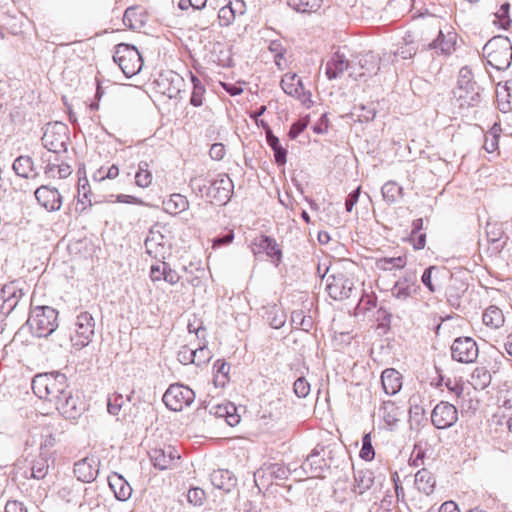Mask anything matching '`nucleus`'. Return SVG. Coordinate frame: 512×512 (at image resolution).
Returning a JSON list of instances; mask_svg holds the SVG:
<instances>
[{"mask_svg": "<svg viewBox=\"0 0 512 512\" xmlns=\"http://www.w3.org/2000/svg\"><path fill=\"white\" fill-rule=\"evenodd\" d=\"M374 480V473L371 470H354V483L351 489L354 493L362 495L373 486Z\"/></svg>", "mask_w": 512, "mask_h": 512, "instance_id": "obj_28", "label": "nucleus"}, {"mask_svg": "<svg viewBox=\"0 0 512 512\" xmlns=\"http://www.w3.org/2000/svg\"><path fill=\"white\" fill-rule=\"evenodd\" d=\"M268 320L272 328L279 329L286 322V315L283 311L273 308L268 312Z\"/></svg>", "mask_w": 512, "mask_h": 512, "instance_id": "obj_56", "label": "nucleus"}, {"mask_svg": "<svg viewBox=\"0 0 512 512\" xmlns=\"http://www.w3.org/2000/svg\"><path fill=\"white\" fill-rule=\"evenodd\" d=\"M455 44L456 33L444 34L442 30H439L437 38L429 44V48L440 51L441 54L450 55L455 50Z\"/></svg>", "mask_w": 512, "mask_h": 512, "instance_id": "obj_29", "label": "nucleus"}, {"mask_svg": "<svg viewBox=\"0 0 512 512\" xmlns=\"http://www.w3.org/2000/svg\"><path fill=\"white\" fill-rule=\"evenodd\" d=\"M56 409L67 419H76L85 410V403L78 397L72 395L71 391L65 390L62 396L54 405H49L46 412Z\"/></svg>", "mask_w": 512, "mask_h": 512, "instance_id": "obj_11", "label": "nucleus"}, {"mask_svg": "<svg viewBox=\"0 0 512 512\" xmlns=\"http://www.w3.org/2000/svg\"><path fill=\"white\" fill-rule=\"evenodd\" d=\"M37 463H34V479L44 478L49 468L50 456H40Z\"/></svg>", "mask_w": 512, "mask_h": 512, "instance_id": "obj_59", "label": "nucleus"}, {"mask_svg": "<svg viewBox=\"0 0 512 512\" xmlns=\"http://www.w3.org/2000/svg\"><path fill=\"white\" fill-rule=\"evenodd\" d=\"M25 445L23 454L14 463V473L16 478L30 480L32 478V453L28 451V440Z\"/></svg>", "mask_w": 512, "mask_h": 512, "instance_id": "obj_30", "label": "nucleus"}, {"mask_svg": "<svg viewBox=\"0 0 512 512\" xmlns=\"http://www.w3.org/2000/svg\"><path fill=\"white\" fill-rule=\"evenodd\" d=\"M212 485L224 492H230L237 483V479L232 472L226 469L214 470L210 475Z\"/></svg>", "mask_w": 512, "mask_h": 512, "instance_id": "obj_26", "label": "nucleus"}, {"mask_svg": "<svg viewBox=\"0 0 512 512\" xmlns=\"http://www.w3.org/2000/svg\"><path fill=\"white\" fill-rule=\"evenodd\" d=\"M236 18V15L233 12V8L228 5V3L224 4L219 12H218V20L221 27H227L231 25Z\"/></svg>", "mask_w": 512, "mask_h": 512, "instance_id": "obj_52", "label": "nucleus"}, {"mask_svg": "<svg viewBox=\"0 0 512 512\" xmlns=\"http://www.w3.org/2000/svg\"><path fill=\"white\" fill-rule=\"evenodd\" d=\"M34 197L47 212L57 211L62 206V197L56 188L41 186L34 191Z\"/></svg>", "mask_w": 512, "mask_h": 512, "instance_id": "obj_16", "label": "nucleus"}, {"mask_svg": "<svg viewBox=\"0 0 512 512\" xmlns=\"http://www.w3.org/2000/svg\"><path fill=\"white\" fill-rule=\"evenodd\" d=\"M149 277L153 283L165 281L170 285L177 284L181 278L178 272L172 269L164 259H160L151 265Z\"/></svg>", "mask_w": 512, "mask_h": 512, "instance_id": "obj_19", "label": "nucleus"}, {"mask_svg": "<svg viewBox=\"0 0 512 512\" xmlns=\"http://www.w3.org/2000/svg\"><path fill=\"white\" fill-rule=\"evenodd\" d=\"M381 384L387 395H395L402 388V375L394 368H387L381 374Z\"/></svg>", "mask_w": 512, "mask_h": 512, "instance_id": "obj_25", "label": "nucleus"}, {"mask_svg": "<svg viewBox=\"0 0 512 512\" xmlns=\"http://www.w3.org/2000/svg\"><path fill=\"white\" fill-rule=\"evenodd\" d=\"M177 359L183 365L194 364L193 348L182 346L177 353Z\"/></svg>", "mask_w": 512, "mask_h": 512, "instance_id": "obj_64", "label": "nucleus"}, {"mask_svg": "<svg viewBox=\"0 0 512 512\" xmlns=\"http://www.w3.org/2000/svg\"><path fill=\"white\" fill-rule=\"evenodd\" d=\"M321 452H324V448L319 451L316 447L301 465L302 470L310 478H323L324 472L329 468V463Z\"/></svg>", "mask_w": 512, "mask_h": 512, "instance_id": "obj_14", "label": "nucleus"}, {"mask_svg": "<svg viewBox=\"0 0 512 512\" xmlns=\"http://www.w3.org/2000/svg\"><path fill=\"white\" fill-rule=\"evenodd\" d=\"M290 474V471L287 467L279 463H272L269 465H265L264 467L258 469L255 474V482L258 484L260 482L264 485V480H284L287 479Z\"/></svg>", "mask_w": 512, "mask_h": 512, "instance_id": "obj_22", "label": "nucleus"}, {"mask_svg": "<svg viewBox=\"0 0 512 512\" xmlns=\"http://www.w3.org/2000/svg\"><path fill=\"white\" fill-rule=\"evenodd\" d=\"M48 381L49 373H41L34 376V395L40 400L47 398L46 383H48Z\"/></svg>", "mask_w": 512, "mask_h": 512, "instance_id": "obj_50", "label": "nucleus"}, {"mask_svg": "<svg viewBox=\"0 0 512 512\" xmlns=\"http://www.w3.org/2000/svg\"><path fill=\"white\" fill-rule=\"evenodd\" d=\"M58 313L49 306H37L34 308V325L36 327L35 336L38 338H47L57 328Z\"/></svg>", "mask_w": 512, "mask_h": 512, "instance_id": "obj_9", "label": "nucleus"}, {"mask_svg": "<svg viewBox=\"0 0 512 512\" xmlns=\"http://www.w3.org/2000/svg\"><path fill=\"white\" fill-rule=\"evenodd\" d=\"M1 294L3 298L2 310H6V313H9L14 309L18 302L15 286L12 283L5 285L2 288Z\"/></svg>", "mask_w": 512, "mask_h": 512, "instance_id": "obj_43", "label": "nucleus"}, {"mask_svg": "<svg viewBox=\"0 0 512 512\" xmlns=\"http://www.w3.org/2000/svg\"><path fill=\"white\" fill-rule=\"evenodd\" d=\"M266 140L274 152L275 162L279 166L284 165L287 161V150L281 146L279 138L273 134L271 129H268Z\"/></svg>", "mask_w": 512, "mask_h": 512, "instance_id": "obj_39", "label": "nucleus"}, {"mask_svg": "<svg viewBox=\"0 0 512 512\" xmlns=\"http://www.w3.org/2000/svg\"><path fill=\"white\" fill-rule=\"evenodd\" d=\"M163 206L167 213L171 215H177L189 208V201L186 196L174 193L168 200L163 202Z\"/></svg>", "mask_w": 512, "mask_h": 512, "instance_id": "obj_35", "label": "nucleus"}, {"mask_svg": "<svg viewBox=\"0 0 512 512\" xmlns=\"http://www.w3.org/2000/svg\"><path fill=\"white\" fill-rule=\"evenodd\" d=\"M113 60L128 78L139 73L143 65L142 57L136 47L124 43L116 46Z\"/></svg>", "mask_w": 512, "mask_h": 512, "instance_id": "obj_5", "label": "nucleus"}, {"mask_svg": "<svg viewBox=\"0 0 512 512\" xmlns=\"http://www.w3.org/2000/svg\"><path fill=\"white\" fill-rule=\"evenodd\" d=\"M42 145L48 152L57 155L66 151L69 140L68 127L62 122L48 123L42 135ZM57 160V156H55Z\"/></svg>", "mask_w": 512, "mask_h": 512, "instance_id": "obj_6", "label": "nucleus"}, {"mask_svg": "<svg viewBox=\"0 0 512 512\" xmlns=\"http://www.w3.org/2000/svg\"><path fill=\"white\" fill-rule=\"evenodd\" d=\"M183 78L174 72H169L167 75H161L158 85L163 88L162 93L169 98H175L181 91V84Z\"/></svg>", "mask_w": 512, "mask_h": 512, "instance_id": "obj_27", "label": "nucleus"}, {"mask_svg": "<svg viewBox=\"0 0 512 512\" xmlns=\"http://www.w3.org/2000/svg\"><path fill=\"white\" fill-rule=\"evenodd\" d=\"M191 81L193 84V91L190 97V104L195 107H199L203 104V98L206 90L201 80L193 74H191Z\"/></svg>", "mask_w": 512, "mask_h": 512, "instance_id": "obj_48", "label": "nucleus"}, {"mask_svg": "<svg viewBox=\"0 0 512 512\" xmlns=\"http://www.w3.org/2000/svg\"><path fill=\"white\" fill-rule=\"evenodd\" d=\"M322 4V0H288V5L301 13L316 12Z\"/></svg>", "mask_w": 512, "mask_h": 512, "instance_id": "obj_42", "label": "nucleus"}, {"mask_svg": "<svg viewBox=\"0 0 512 512\" xmlns=\"http://www.w3.org/2000/svg\"><path fill=\"white\" fill-rule=\"evenodd\" d=\"M144 245L147 254L157 260L165 259L170 254L168 239L159 230L154 228L149 230Z\"/></svg>", "mask_w": 512, "mask_h": 512, "instance_id": "obj_13", "label": "nucleus"}, {"mask_svg": "<svg viewBox=\"0 0 512 512\" xmlns=\"http://www.w3.org/2000/svg\"><path fill=\"white\" fill-rule=\"evenodd\" d=\"M326 291L334 300H344L356 295L355 278L351 273L338 271L326 277Z\"/></svg>", "mask_w": 512, "mask_h": 512, "instance_id": "obj_4", "label": "nucleus"}, {"mask_svg": "<svg viewBox=\"0 0 512 512\" xmlns=\"http://www.w3.org/2000/svg\"><path fill=\"white\" fill-rule=\"evenodd\" d=\"M358 65L359 71L354 64V70L349 72V76L355 80L376 74L379 70V59L373 53H368L359 60Z\"/></svg>", "mask_w": 512, "mask_h": 512, "instance_id": "obj_23", "label": "nucleus"}, {"mask_svg": "<svg viewBox=\"0 0 512 512\" xmlns=\"http://www.w3.org/2000/svg\"><path fill=\"white\" fill-rule=\"evenodd\" d=\"M12 169L17 177L28 180L32 172V158L28 155L18 156L13 162Z\"/></svg>", "mask_w": 512, "mask_h": 512, "instance_id": "obj_38", "label": "nucleus"}, {"mask_svg": "<svg viewBox=\"0 0 512 512\" xmlns=\"http://www.w3.org/2000/svg\"><path fill=\"white\" fill-rule=\"evenodd\" d=\"M123 404H124V399L121 394H113V395L109 396L108 401H107L108 412L111 415H118Z\"/></svg>", "mask_w": 512, "mask_h": 512, "instance_id": "obj_60", "label": "nucleus"}, {"mask_svg": "<svg viewBox=\"0 0 512 512\" xmlns=\"http://www.w3.org/2000/svg\"><path fill=\"white\" fill-rule=\"evenodd\" d=\"M491 373L490 371L484 367H476L471 375V384L477 390H484L491 383Z\"/></svg>", "mask_w": 512, "mask_h": 512, "instance_id": "obj_40", "label": "nucleus"}, {"mask_svg": "<svg viewBox=\"0 0 512 512\" xmlns=\"http://www.w3.org/2000/svg\"><path fill=\"white\" fill-rule=\"evenodd\" d=\"M150 459L153 465L160 469L173 468L180 459L179 452L173 446L155 448L150 452Z\"/></svg>", "mask_w": 512, "mask_h": 512, "instance_id": "obj_18", "label": "nucleus"}, {"mask_svg": "<svg viewBox=\"0 0 512 512\" xmlns=\"http://www.w3.org/2000/svg\"><path fill=\"white\" fill-rule=\"evenodd\" d=\"M64 380L65 377L63 375L49 373V381L46 383L47 398H43V400L47 401L50 405H52L53 401L56 403L66 390Z\"/></svg>", "mask_w": 512, "mask_h": 512, "instance_id": "obj_31", "label": "nucleus"}, {"mask_svg": "<svg viewBox=\"0 0 512 512\" xmlns=\"http://www.w3.org/2000/svg\"><path fill=\"white\" fill-rule=\"evenodd\" d=\"M466 290L467 284L465 282L457 278H451V282L446 291L448 301L452 305L458 304L459 299L466 292Z\"/></svg>", "mask_w": 512, "mask_h": 512, "instance_id": "obj_41", "label": "nucleus"}, {"mask_svg": "<svg viewBox=\"0 0 512 512\" xmlns=\"http://www.w3.org/2000/svg\"><path fill=\"white\" fill-rule=\"evenodd\" d=\"M482 322L490 329H499L505 323V316L499 307L491 305L484 310Z\"/></svg>", "mask_w": 512, "mask_h": 512, "instance_id": "obj_33", "label": "nucleus"}, {"mask_svg": "<svg viewBox=\"0 0 512 512\" xmlns=\"http://www.w3.org/2000/svg\"><path fill=\"white\" fill-rule=\"evenodd\" d=\"M162 400L169 410L179 412L194 402L195 392L183 384H172L164 393Z\"/></svg>", "mask_w": 512, "mask_h": 512, "instance_id": "obj_7", "label": "nucleus"}, {"mask_svg": "<svg viewBox=\"0 0 512 512\" xmlns=\"http://www.w3.org/2000/svg\"><path fill=\"white\" fill-rule=\"evenodd\" d=\"M34 428L41 429L40 456H52L51 448L56 443V436L62 433L59 415L40 412L34 419Z\"/></svg>", "mask_w": 512, "mask_h": 512, "instance_id": "obj_2", "label": "nucleus"}, {"mask_svg": "<svg viewBox=\"0 0 512 512\" xmlns=\"http://www.w3.org/2000/svg\"><path fill=\"white\" fill-rule=\"evenodd\" d=\"M359 456L365 461H371L374 459L375 451L372 446V440L370 433H367L362 438V448Z\"/></svg>", "mask_w": 512, "mask_h": 512, "instance_id": "obj_53", "label": "nucleus"}, {"mask_svg": "<svg viewBox=\"0 0 512 512\" xmlns=\"http://www.w3.org/2000/svg\"><path fill=\"white\" fill-rule=\"evenodd\" d=\"M509 9H510V4L504 3L500 6L499 10L495 13L496 18L498 19L499 24L503 29H507L511 24V19L509 17Z\"/></svg>", "mask_w": 512, "mask_h": 512, "instance_id": "obj_61", "label": "nucleus"}, {"mask_svg": "<svg viewBox=\"0 0 512 512\" xmlns=\"http://www.w3.org/2000/svg\"><path fill=\"white\" fill-rule=\"evenodd\" d=\"M268 50L273 54L274 56V62L278 66L279 69H283V61L284 55L286 53V49L284 48L281 40H272L269 42Z\"/></svg>", "mask_w": 512, "mask_h": 512, "instance_id": "obj_49", "label": "nucleus"}, {"mask_svg": "<svg viewBox=\"0 0 512 512\" xmlns=\"http://www.w3.org/2000/svg\"><path fill=\"white\" fill-rule=\"evenodd\" d=\"M401 414L399 407L393 401H384L380 407V416L389 427L398 423Z\"/></svg>", "mask_w": 512, "mask_h": 512, "instance_id": "obj_36", "label": "nucleus"}, {"mask_svg": "<svg viewBox=\"0 0 512 512\" xmlns=\"http://www.w3.org/2000/svg\"><path fill=\"white\" fill-rule=\"evenodd\" d=\"M48 161L49 163L45 167V173L55 176L54 172L55 170H57L59 178H64L71 173L70 167L68 165H59L56 163H52L50 159Z\"/></svg>", "mask_w": 512, "mask_h": 512, "instance_id": "obj_63", "label": "nucleus"}, {"mask_svg": "<svg viewBox=\"0 0 512 512\" xmlns=\"http://www.w3.org/2000/svg\"><path fill=\"white\" fill-rule=\"evenodd\" d=\"M294 393L299 398H305L310 393V384L304 377H299L293 385Z\"/></svg>", "mask_w": 512, "mask_h": 512, "instance_id": "obj_62", "label": "nucleus"}, {"mask_svg": "<svg viewBox=\"0 0 512 512\" xmlns=\"http://www.w3.org/2000/svg\"><path fill=\"white\" fill-rule=\"evenodd\" d=\"M353 71L354 64H352L344 54L335 52L330 60H328L325 68V74L328 79H336L343 75L345 71Z\"/></svg>", "mask_w": 512, "mask_h": 512, "instance_id": "obj_21", "label": "nucleus"}, {"mask_svg": "<svg viewBox=\"0 0 512 512\" xmlns=\"http://www.w3.org/2000/svg\"><path fill=\"white\" fill-rule=\"evenodd\" d=\"M252 245L257 248V251L254 250L255 254L257 252H264L275 266H278L282 262V250L274 238L267 235H260L254 238Z\"/></svg>", "mask_w": 512, "mask_h": 512, "instance_id": "obj_17", "label": "nucleus"}, {"mask_svg": "<svg viewBox=\"0 0 512 512\" xmlns=\"http://www.w3.org/2000/svg\"><path fill=\"white\" fill-rule=\"evenodd\" d=\"M193 357H194V364L197 366H201L202 364H206L211 360L212 353L206 347V345H203L196 349H193Z\"/></svg>", "mask_w": 512, "mask_h": 512, "instance_id": "obj_55", "label": "nucleus"}, {"mask_svg": "<svg viewBox=\"0 0 512 512\" xmlns=\"http://www.w3.org/2000/svg\"><path fill=\"white\" fill-rule=\"evenodd\" d=\"M457 420V408L449 402L441 401L431 412V422L437 429L450 428Z\"/></svg>", "mask_w": 512, "mask_h": 512, "instance_id": "obj_12", "label": "nucleus"}, {"mask_svg": "<svg viewBox=\"0 0 512 512\" xmlns=\"http://www.w3.org/2000/svg\"><path fill=\"white\" fill-rule=\"evenodd\" d=\"M487 63L497 70L507 69L512 61V44L508 37L498 35L491 38L483 47Z\"/></svg>", "mask_w": 512, "mask_h": 512, "instance_id": "obj_3", "label": "nucleus"}, {"mask_svg": "<svg viewBox=\"0 0 512 512\" xmlns=\"http://www.w3.org/2000/svg\"><path fill=\"white\" fill-rule=\"evenodd\" d=\"M402 191V187L394 181L386 182L381 189L382 197L388 204L395 203L397 198L401 196Z\"/></svg>", "mask_w": 512, "mask_h": 512, "instance_id": "obj_46", "label": "nucleus"}, {"mask_svg": "<svg viewBox=\"0 0 512 512\" xmlns=\"http://www.w3.org/2000/svg\"><path fill=\"white\" fill-rule=\"evenodd\" d=\"M108 482L118 500L126 501L131 497L132 488L121 475L114 473L108 478Z\"/></svg>", "mask_w": 512, "mask_h": 512, "instance_id": "obj_32", "label": "nucleus"}, {"mask_svg": "<svg viewBox=\"0 0 512 512\" xmlns=\"http://www.w3.org/2000/svg\"><path fill=\"white\" fill-rule=\"evenodd\" d=\"M92 193L90 189V185L86 177L83 179H79L78 183V202L83 205H92Z\"/></svg>", "mask_w": 512, "mask_h": 512, "instance_id": "obj_51", "label": "nucleus"}, {"mask_svg": "<svg viewBox=\"0 0 512 512\" xmlns=\"http://www.w3.org/2000/svg\"><path fill=\"white\" fill-rule=\"evenodd\" d=\"M206 499L205 491L202 488L194 487L189 489L187 493V500L194 506H201Z\"/></svg>", "mask_w": 512, "mask_h": 512, "instance_id": "obj_58", "label": "nucleus"}, {"mask_svg": "<svg viewBox=\"0 0 512 512\" xmlns=\"http://www.w3.org/2000/svg\"><path fill=\"white\" fill-rule=\"evenodd\" d=\"M415 485L420 492L430 495L434 491L436 479L429 470L423 468L415 474Z\"/></svg>", "mask_w": 512, "mask_h": 512, "instance_id": "obj_34", "label": "nucleus"}, {"mask_svg": "<svg viewBox=\"0 0 512 512\" xmlns=\"http://www.w3.org/2000/svg\"><path fill=\"white\" fill-rule=\"evenodd\" d=\"M95 321L89 312H81L75 322V334L70 337L73 347L80 350L89 345L94 336Z\"/></svg>", "mask_w": 512, "mask_h": 512, "instance_id": "obj_8", "label": "nucleus"}, {"mask_svg": "<svg viewBox=\"0 0 512 512\" xmlns=\"http://www.w3.org/2000/svg\"><path fill=\"white\" fill-rule=\"evenodd\" d=\"M443 272L444 269H441L436 266H430L424 270L421 277V281L430 292L436 291L435 281L439 279V275Z\"/></svg>", "mask_w": 512, "mask_h": 512, "instance_id": "obj_44", "label": "nucleus"}, {"mask_svg": "<svg viewBox=\"0 0 512 512\" xmlns=\"http://www.w3.org/2000/svg\"><path fill=\"white\" fill-rule=\"evenodd\" d=\"M292 323L304 331H309L313 321L311 317H306L302 311H294L291 315Z\"/></svg>", "mask_w": 512, "mask_h": 512, "instance_id": "obj_54", "label": "nucleus"}, {"mask_svg": "<svg viewBox=\"0 0 512 512\" xmlns=\"http://www.w3.org/2000/svg\"><path fill=\"white\" fill-rule=\"evenodd\" d=\"M152 173L149 170V164L146 161H141L138 165V171L135 175V183L137 186L146 188L152 182Z\"/></svg>", "mask_w": 512, "mask_h": 512, "instance_id": "obj_47", "label": "nucleus"}, {"mask_svg": "<svg viewBox=\"0 0 512 512\" xmlns=\"http://www.w3.org/2000/svg\"><path fill=\"white\" fill-rule=\"evenodd\" d=\"M479 355V348L476 341L471 337H458L451 345L452 359L469 364L476 361Z\"/></svg>", "mask_w": 512, "mask_h": 512, "instance_id": "obj_10", "label": "nucleus"}, {"mask_svg": "<svg viewBox=\"0 0 512 512\" xmlns=\"http://www.w3.org/2000/svg\"><path fill=\"white\" fill-rule=\"evenodd\" d=\"M413 274L399 278L392 288V295L399 300H407L417 291L418 285Z\"/></svg>", "mask_w": 512, "mask_h": 512, "instance_id": "obj_24", "label": "nucleus"}, {"mask_svg": "<svg viewBox=\"0 0 512 512\" xmlns=\"http://www.w3.org/2000/svg\"><path fill=\"white\" fill-rule=\"evenodd\" d=\"M406 265L405 257H384L380 258L376 261V266L378 269L383 271H392L393 269H402Z\"/></svg>", "mask_w": 512, "mask_h": 512, "instance_id": "obj_45", "label": "nucleus"}, {"mask_svg": "<svg viewBox=\"0 0 512 512\" xmlns=\"http://www.w3.org/2000/svg\"><path fill=\"white\" fill-rule=\"evenodd\" d=\"M98 461L95 457H85L74 465V474L77 479L84 483L95 480L98 474Z\"/></svg>", "mask_w": 512, "mask_h": 512, "instance_id": "obj_20", "label": "nucleus"}, {"mask_svg": "<svg viewBox=\"0 0 512 512\" xmlns=\"http://www.w3.org/2000/svg\"><path fill=\"white\" fill-rule=\"evenodd\" d=\"M189 186L196 195L205 197L210 203L219 206L227 204L234 189V184L227 174H218L212 180L204 175H197L190 179Z\"/></svg>", "mask_w": 512, "mask_h": 512, "instance_id": "obj_1", "label": "nucleus"}, {"mask_svg": "<svg viewBox=\"0 0 512 512\" xmlns=\"http://www.w3.org/2000/svg\"><path fill=\"white\" fill-rule=\"evenodd\" d=\"M283 91L293 97H300L303 93V84L296 74H286L281 80Z\"/></svg>", "mask_w": 512, "mask_h": 512, "instance_id": "obj_37", "label": "nucleus"}, {"mask_svg": "<svg viewBox=\"0 0 512 512\" xmlns=\"http://www.w3.org/2000/svg\"><path fill=\"white\" fill-rule=\"evenodd\" d=\"M455 105L459 109L476 107L481 102L478 85L457 86L454 90Z\"/></svg>", "mask_w": 512, "mask_h": 512, "instance_id": "obj_15", "label": "nucleus"}, {"mask_svg": "<svg viewBox=\"0 0 512 512\" xmlns=\"http://www.w3.org/2000/svg\"><path fill=\"white\" fill-rule=\"evenodd\" d=\"M504 232L501 226H499L497 223H490L488 222L486 225V235L487 239L491 243H498Z\"/></svg>", "mask_w": 512, "mask_h": 512, "instance_id": "obj_57", "label": "nucleus"}]
</instances>
